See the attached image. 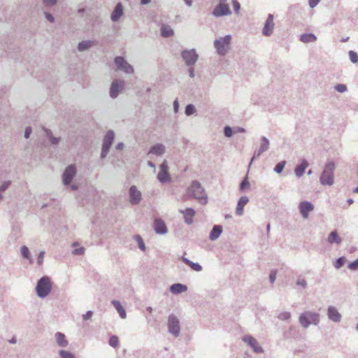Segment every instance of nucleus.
Wrapping results in <instances>:
<instances>
[{
  "mask_svg": "<svg viewBox=\"0 0 358 358\" xmlns=\"http://www.w3.org/2000/svg\"><path fill=\"white\" fill-rule=\"evenodd\" d=\"M187 194L196 199L201 205L208 203V196L201 184L198 180H193L187 189Z\"/></svg>",
  "mask_w": 358,
  "mask_h": 358,
  "instance_id": "f257e3e1",
  "label": "nucleus"
},
{
  "mask_svg": "<svg viewBox=\"0 0 358 358\" xmlns=\"http://www.w3.org/2000/svg\"><path fill=\"white\" fill-rule=\"evenodd\" d=\"M335 163L329 161L326 163L324 168L320 177V182L322 185L331 186L334 183V174L335 171Z\"/></svg>",
  "mask_w": 358,
  "mask_h": 358,
  "instance_id": "f03ea898",
  "label": "nucleus"
},
{
  "mask_svg": "<svg viewBox=\"0 0 358 358\" xmlns=\"http://www.w3.org/2000/svg\"><path fill=\"white\" fill-rule=\"evenodd\" d=\"M52 284L48 276H43L36 283V292L39 298L46 297L52 290Z\"/></svg>",
  "mask_w": 358,
  "mask_h": 358,
  "instance_id": "7ed1b4c3",
  "label": "nucleus"
},
{
  "mask_svg": "<svg viewBox=\"0 0 358 358\" xmlns=\"http://www.w3.org/2000/svg\"><path fill=\"white\" fill-rule=\"evenodd\" d=\"M320 321V314L315 312L305 311L299 317L300 324L305 329H307L311 324L317 325Z\"/></svg>",
  "mask_w": 358,
  "mask_h": 358,
  "instance_id": "20e7f679",
  "label": "nucleus"
},
{
  "mask_svg": "<svg viewBox=\"0 0 358 358\" xmlns=\"http://www.w3.org/2000/svg\"><path fill=\"white\" fill-rule=\"evenodd\" d=\"M231 41V36L230 34L220 37L214 41V47L219 55L224 56L228 52Z\"/></svg>",
  "mask_w": 358,
  "mask_h": 358,
  "instance_id": "39448f33",
  "label": "nucleus"
},
{
  "mask_svg": "<svg viewBox=\"0 0 358 358\" xmlns=\"http://www.w3.org/2000/svg\"><path fill=\"white\" fill-rule=\"evenodd\" d=\"M168 329L169 332L172 334L175 337H178L180 335V322L178 317L173 315L171 314L168 318Z\"/></svg>",
  "mask_w": 358,
  "mask_h": 358,
  "instance_id": "423d86ee",
  "label": "nucleus"
},
{
  "mask_svg": "<svg viewBox=\"0 0 358 358\" xmlns=\"http://www.w3.org/2000/svg\"><path fill=\"white\" fill-rule=\"evenodd\" d=\"M117 69L127 74H132L134 71L133 66L129 64L122 56H117L114 59Z\"/></svg>",
  "mask_w": 358,
  "mask_h": 358,
  "instance_id": "0eeeda50",
  "label": "nucleus"
},
{
  "mask_svg": "<svg viewBox=\"0 0 358 358\" xmlns=\"http://www.w3.org/2000/svg\"><path fill=\"white\" fill-rule=\"evenodd\" d=\"M181 57L187 66H192L198 60L199 55L194 49H191L182 50Z\"/></svg>",
  "mask_w": 358,
  "mask_h": 358,
  "instance_id": "6e6552de",
  "label": "nucleus"
},
{
  "mask_svg": "<svg viewBox=\"0 0 358 358\" xmlns=\"http://www.w3.org/2000/svg\"><path fill=\"white\" fill-rule=\"evenodd\" d=\"M129 201L131 205H138L142 199V194L136 186L131 185L129 189Z\"/></svg>",
  "mask_w": 358,
  "mask_h": 358,
  "instance_id": "1a4fd4ad",
  "label": "nucleus"
},
{
  "mask_svg": "<svg viewBox=\"0 0 358 358\" xmlns=\"http://www.w3.org/2000/svg\"><path fill=\"white\" fill-rule=\"evenodd\" d=\"M231 14V11L227 3H218L213 10L212 15L216 17L227 16Z\"/></svg>",
  "mask_w": 358,
  "mask_h": 358,
  "instance_id": "9d476101",
  "label": "nucleus"
},
{
  "mask_svg": "<svg viewBox=\"0 0 358 358\" xmlns=\"http://www.w3.org/2000/svg\"><path fill=\"white\" fill-rule=\"evenodd\" d=\"M124 86V81L120 79L114 80L110 87V96L112 99H115L120 94V92L123 90Z\"/></svg>",
  "mask_w": 358,
  "mask_h": 358,
  "instance_id": "9b49d317",
  "label": "nucleus"
},
{
  "mask_svg": "<svg viewBox=\"0 0 358 358\" xmlns=\"http://www.w3.org/2000/svg\"><path fill=\"white\" fill-rule=\"evenodd\" d=\"M242 340L243 342L247 343L253 350L255 352L262 353L264 352L262 347L259 345L257 341L252 336H244Z\"/></svg>",
  "mask_w": 358,
  "mask_h": 358,
  "instance_id": "f8f14e48",
  "label": "nucleus"
},
{
  "mask_svg": "<svg viewBox=\"0 0 358 358\" xmlns=\"http://www.w3.org/2000/svg\"><path fill=\"white\" fill-rule=\"evenodd\" d=\"M269 144H270L269 141L266 136H262L261 138L260 147L257 150L255 151L253 157L250 161V164H251L255 159L259 158L263 152H264L268 150Z\"/></svg>",
  "mask_w": 358,
  "mask_h": 358,
  "instance_id": "ddd939ff",
  "label": "nucleus"
},
{
  "mask_svg": "<svg viewBox=\"0 0 358 358\" xmlns=\"http://www.w3.org/2000/svg\"><path fill=\"white\" fill-rule=\"evenodd\" d=\"M274 26L273 15L268 14L262 29V34L264 36H271L273 32Z\"/></svg>",
  "mask_w": 358,
  "mask_h": 358,
  "instance_id": "4468645a",
  "label": "nucleus"
},
{
  "mask_svg": "<svg viewBox=\"0 0 358 358\" xmlns=\"http://www.w3.org/2000/svg\"><path fill=\"white\" fill-rule=\"evenodd\" d=\"M327 315L329 320L338 323L341 321L342 315L338 312L336 307L329 306L327 310Z\"/></svg>",
  "mask_w": 358,
  "mask_h": 358,
  "instance_id": "2eb2a0df",
  "label": "nucleus"
},
{
  "mask_svg": "<svg viewBox=\"0 0 358 358\" xmlns=\"http://www.w3.org/2000/svg\"><path fill=\"white\" fill-rule=\"evenodd\" d=\"M76 175V168L73 165H69L63 173V182L65 185L71 183Z\"/></svg>",
  "mask_w": 358,
  "mask_h": 358,
  "instance_id": "dca6fc26",
  "label": "nucleus"
},
{
  "mask_svg": "<svg viewBox=\"0 0 358 358\" xmlns=\"http://www.w3.org/2000/svg\"><path fill=\"white\" fill-rule=\"evenodd\" d=\"M299 209L301 216L306 219L308 218L309 213L314 209V206L310 201H303L299 203Z\"/></svg>",
  "mask_w": 358,
  "mask_h": 358,
  "instance_id": "f3484780",
  "label": "nucleus"
},
{
  "mask_svg": "<svg viewBox=\"0 0 358 358\" xmlns=\"http://www.w3.org/2000/svg\"><path fill=\"white\" fill-rule=\"evenodd\" d=\"M179 212L183 215L185 222L190 225L193 223V217H194L196 212L192 208H187L185 210H179Z\"/></svg>",
  "mask_w": 358,
  "mask_h": 358,
  "instance_id": "a211bd4d",
  "label": "nucleus"
},
{
  "mask_svg": "<svg viewBox=\"0 0 358 358\" xmlns=\"http://www.w3.org/2000/svg\"><path fill=\"white\" fill-rule=\"evenodd\" d=\"M153 227L155 231L160 235L166 234L168 231L164 221L160 218L156 219L154 221Z\"/></svg>",
  "mask_w": 358,
  "mask_h": 358,
  "instance_id": "6ab92c4d",
  "label": "nucleus"
},
{
  "mask_svg": "<svg viewBox=\"0 0 358 358\" xmlns=\"http://www.w3.org/2000/svg\"><path fill=\"white\" fill-rule=\"evenodd\" d=\"M249 202V199L246 196H241L237 203L236 213L238 216H241L244 213V206Z\"/></svg>",
  "mask_w": 358,
  "mask_h": 358,
  "instance_id": "aec40b11",
  "label": "nucleus"
},
{
  "mask_svg": "<svg viewBox=\"0 0 358 358\" xmlns=\"http://www.w3.org/2000/svg\"><path fill=\"white\" fill-rule=\"evenodd\" d=\"M123 15V6L121 3H117L111 13L110 19L113 22H117Z\"/></svg>",
  "mask_w": 358,
  "mask_h": 358,
  "instance_id": "412c9836",
  "label": "nucleus"
},
{
  "mask_svg": "<svg viewBox=\"0 0 358 358\" xmlns=\"http://www.w3.org/2000/svg\"><path fill=\"white\" fill-rule=\"evenodd\" d=\"M55 338L59 347L65 348L68 346L69 341L66 338V336L64 335V334L58 331L55 334Z\"/></svg>",
  "mask_w": 358,
  "mask_h": 358,
  "instance_id": "4be33fe9",
  "label": "nucleus"
},
{
  "mask_svg": "<svg viewBox=\"0 0 358 358\" xmlns=\"http://www.w3.org/2000/svg\"><path fill=\"white\" fill-rule=\"evenodd\" d=\"M115 137V133L113 130H109L106 132L103 141V147L110 148Z\"/></svg>",
  "mask_w": 358,
  "mask_h": 358,
  "instance_id": "5701e85b",
  "label": "nucleus"
},
{
  "mask_svg": "<svg viewBox=\"0 0 358 358\" xmlns=\"http://www.w3.org/2000/svg\"><path fill=\"white\" fill-rule=\"evenodd\" d=\"M165 146L163 144L157 143L150 148L149 153L156 156H161L165 152Z\"/></svg>",
  "mask_w": 358,
  "mask_h": 358,
  "instance_id": "b1692460",
  "label": "nucleus"
},
{
  "mask_svg": "<svg viewBox=\"0 0 358 358\" xmlns=\"http://www.w3.org/2000/svg\"><path fill=\"white\" fill-rule=\"evenodd\" d=\"M222 232V227L221 225H215L211 229L209 234V239L212 241L217 240Z\"/></svg>",
  "mask_w": 358,
  "mask_h": 358,
  "instance_id": "393cba45",
  "label": "nucleus"
},
{
  "mask_svg": "<svg viewBox=\"0 0 358 358\" xmlns=\"http://www.w3.org/2000/svg\"><path fill=\"white\" fill-rule=\"evenodd\" d=\"M308 166V162H307V160L306 159H303L301 162V164L299 165H298L295 169H294V173H295V175L298 177V178H300L301 177L304 173H305V171H306V169Z\"/></svg>",
  "mask_w": 358,
  "mask_h": 358,
  "instance_id": "a878e982",
  "label": "nucleus"
},
{
  "mask_svg": "<svg viewBox=\"0 0 358 358\" xmlns=\"http://www.w3.org/2000/svg\"><path fill=\"white\" fill-rule=\"evenodd\" d=\"M111 303L119 313L120 317L122 319H125L127 317V313L124 307L122 306L121 303L119 301L113 300L111 301Z\"/></svg>",
  "mask_w": 358,
  "mask_h": 358,
  "instance_id": "bb28decb",
  "label": "nucleus"
},
{
  "mask_svg": "<svg viewBox=\"0 0 358 358\" xmlns=\"http://www.w3.org/2000/svg\"><path fill=\"white\" fill-rule=\"evenodd\" d=\"M181 260L192 270L200 272L202 271V266L199 263H194L185 257H181Z\"/></svg>",
  "mask_w": 358,
  "mask_h": 358,
  "instance_id": "cd10ccee",
  "label": "nucleus"
},
{
  "mask_svg": "<svg viewBox=\"0 0 358 358\" xmlns=\"http://www.w3.org/2000/svg\"><path fill=\"white\" fill-rule=\"evenodd\" d=\"M187 290V287L185 285L180 283H175L170 287V291L173 294H180Z\"/></svg>",
  "mask_w": 358,
  "mask_h": 358,
  "instance_id": "c85d7f7f",
  "label": "nucleus"
},
{
  "mask_svg": "<svg viewBox=\"0 0 358 358\" xmlns=\"http://www.w3.org/2000/svg\"><path fill=\"white\" fill-rule=\"evenodd\" d=\"M327 241L330 244L340 245L342 243V239L338 236L337 231L335 230V231H331L329 234L328 238H327Z\"/></svg>",
  "mask_w": 358,
  "mask_h": 358,
  "instance_id": "c756f323",
  "label": "nucleus"
},
{
  "mask_svg": "<svg viewBox=\"0 0 358 358\" xmlns=\"http://www.w3.org/2000/svg\"><path fill=\"white\" fill-rule=\"evenodd\" d=\"M95 43H96L95 41H91V40L83 41L78 43V50L80 52L85 51V50H88L90 48H92L94 45H95Z\"/></svg>",
  "mask_w": 358,
  "mask_h": 358,
  "instance_id": "7c9ffc66",
  "label": "nucleus"
},
{
  "mask_svg": "<svg viewBox=\"0 0 358 358\" xmlns=\"http://www.w3.org/2000/svg\"><path fill=\"white\" fill-rule=\"evenodd\" d=\"M316 40V36L312 33L303 34L300 35V41L305 43L315 42Z\"/></svg>",
  "mask_w": 358,
  "mask_h": 358,
  "instance_id": "2f4dec72",
  "label": "nucleus"
},
{
  "mask_svg": "<svg viewBox=\"0 0 358 358\" xmlns=\"http://www.w3.org/2000/svg\"><path fill=\"white\" fill-rule=\"evenodd\" d=\"M174 31L173 29L171 27V26L167 24H162L161 27V35L163 37L168 38L171 37L173 35Z\"/></svg>",
  "mask_w": 358,
  "mask_h": 358,
  "instance_id": "473e14b6",
  "label": "nucleus"
},
{
  "mask_svg": "<svg viewBox=\"0 0 358 358\" xmlns=\"http://www.w3.org/2000/svg\"><path fill=\"white\" fill-rule=\"evenodd\" d=\"M20 253L24 259L29 260L30 264L33 263V258L31 257L29 248L26 245H22L20 248Z\"/></svg>",
  "mask_w": 358,
  "mask_h": 358,
  "instance_id": "72a5a7b5",
  "label": "nucleus"
},
{
  "mask_svg": "<svg viewBox=\"0 0 358 358\" xmlns=\"http://www.w3.org/2000/svg\"><path fill=\"white\" fill-rule=\"evenodd\" d=\"M157 179L162 183H164L170 180L169 174L168 171H159L157 175Z\"/></svg>",
  "mask_w": 358,
  "mask_h": 358,
  "instance_id": "f704fd0d",
  "label": "nucleus"
},
{
  "mask_svg": "<svg viewBox=\"0 0 358 358\" xmlns=\"http://www.w3.org/2000/svg\"><path fill=\"white\" fill-rule=\"evenodd\" d=\"M346 262L347 259L345 257H341L336 259V261L333 263V265L335 268L339 269L344 266Z\"/></svg>",
  "mask_w": 358,
  "mask_h": 358,
  "instance_id": "c9c22d12",
  "label": "nucleus"
},
{
  "mask_svg": "<svg viewBox=\"0 0 358 358\" xmlns=\"http://www.w3.org/2000/svg\"><path fill=\"white\" fill-rule=\"evenodd\" d=\"M250 184L248 181V176H246L243 178V180L241 181L240 186H239V189H240V191L244 192L245 189H250Z\"/></svg>",
  "mask_w": 358,
  "mask_h": 358,
  "instance_id": "e433bc0d",
  "label": "nucleus"
},
{
  "mask_svg": "<svg viewBox=\"0 0 358 358\" xmlns=\"http://www.w3.org/2000/svg\"><path fill=\"white\" fill-rule=\"evenodd\" d=\"M46 134L52 145H57L59 142V138L52 136V131L49 129L45 130Z\"/></svg>",
  "mask_w": 358,
  "mask_h": 358,
  "instance_id": "4c0bfd02",
  "label": "nucleus"
},
{
  "mask_svg": "<svg viewBox=\"0 0 358 358\" xmlns=\"http://www.w3.org/2000/svg\"><path fill=\"white\" fill-rule=\"evenodd\" d=\"M285 164H286V161H285V160L278 162L275 165L273 171L276 173H281L282 172L283 169H285Z\"/></svg>",
  "mask_w": 358,
  "mask_h": 358,
  "instance_id": "58836bf2",
  "label": "nucleus"
},
{
  "mask_svg": "<svg viewBox=\"0 0 358 358\" xmlns=\"http://www.w3.org/2000/svg\"><path fill=\"white\" fill-rule=\"evenodd\" d=\"M196 112V108L193 104H187L185 107V113L187 116L193 115Z\"/></svg>",
  "mask_w": 358,
  "mask_h": 358,
  "instance_id": "ea45409f",
  "label": "nucleus"
},
{
  "mask_svg": "<svg viewBox=\"0 0 358 358\" xmlns=\"http://www.w3.org/2000/svg\"><path fill=\"white\" fill-rule=\"evenodd\" d=\"M58 354L61 358H76L73 353L64 350H60Z\"/></svg>",
  "mask_w": 358,
  "mask_h": 358,
  "instance_id": "a19ab883",
  "label": "nucleus"
},
{
  "mask_svg": "<svg viewBox=\"0 0 358 358\" xmlns=\"http://www.w3.org/2000/svg\"><path fill=\"white\" fill-rule=\"evenodd\" d=\"M108 344L113 348L117 347V345H119L118 337L115 335L112 336L109 339Z\"/></svg>",
  "mask_w": 358,
  "mask_h": 358,
  "instance_id": "79ce46f5",
  "label": "nucleus"
},
{
  "mask_svg": "<svg viewBox=\"0 0 358 358\" xmlns=\"http://www.w3.org/2000/svg\"><path fill=\"white\" fill-rule=\"evenodd\" d=\"M349 57H350V61L352 63L356 64L358 62V55L356 52H355L353 50H350L349 52Z\"/></svg>",
  "mask_w": 358,
  "mask_h": 358,
  "instance_id": "37998d69",
  "label": "nucleus"
},
{
  "mask_svg": "<svg viewBox=\"0 0 358 358\" xmlns=\"http://www.w3.org/2000/svg\"><path fill=\"white\" fill-rule=\"evenodd\" d=\"M136 240L138 242V247L139 248L142 250V251H145V243L143 242V238H141V236L139 235H136Z\"/></svg>",
  "mask_w": 358,
  "mask_h": 358,
  "instance_id": "c03bdc74",
  "label": "nucleus"
},
{
  "mask_svg": "<svg viewBox=\"0 0 358 358\" xmlns=\"http://www.w3.org/2000/svg\"><path fill=\"white\" fill-rule=\"evenodd\" d=\"M291 313L289 312H283L279 314L278 318L280 320H287L290 318Z\"/></svg>",
  "mask_w": 358,
  "mask_h": 358,
  "instance_id": "a18cd8bd",
  "label": "nucleus"
},
{
  "mask_svg": "<svg viewBox=\"0 0 358 358\" xmlns=\"http://www.w3.org/2000/svg\"><path fill=\"white\" fill-rule=\"evenodd\" d=\"M223 131H224V136L228 138L231 137L233 134V130H232L231 127L229 126H225L224 127Z\"/></svg>",
  "mask_w": 358,
  "mask_h": 358,
  "instance_id": "49530a36",
  "label": "nucleus"
},
{
  "mask_svg": "<svg viewBox=\"0 0 358 358\" xmlns=\"http://www.w3.org/2000/svg\"><path fill=\"white\" fill-rule=\"evenodd\" d=\"M296 285L301 286L302 288L306 289L307 287V282L303 278H299L296 280Z\"/></svg>",
  "mask_w": 358,
  "mask_h": 358,
  "instance_id": "de8ad7c7",
  "label": "nucleus"
},
{
  "mask_svg": "<svg viewBox=\"0 0 358 358\" xmlns=\"http://www.w3.org/2000/svg\"><path fill=\"white\" fill-rule=\"evenodd\" d=\"M11 181L10 180H6L4 181L1 185H0V192H3L6 191L8 187L10 185Z\"/></svg>",
  "mask_w": 358,
  "mask_h": 358,
  "instance_id": "09e8293b",
  "label": "nucleus"
},
{
  "mask_svg": "<svg viewBox=\"0 0 358 358\" xmlns=\"http://www.w3.org/2000/svg\"><path fill=\"white\" fill-rule=\"evenodd\" d=\"M335 90L341 93H343L347 91V87L344 84H338L335 86Z\"/></svg>",
  "mask_w": 358,
  "mask_h": 358,
  "instance_id": "8fccbe9b",
  "label": "nucleus"
},
{
  "mask_svg": "<svg viewBox=\"0 0 358 358\" xmlns=\"http://www.w3.org/2000/svg\"><path fill=\"white\" fill-rule=\"evenodd\" d=\"M348 267L350 270H353V271L358 269V258L357 259H355V261H353L352 262H350L348 264Z\"/></svg>",
  "mask_w": 358,
  "mask_h": 358,
  "instance_id": "3c124183",
  "label": "nucleus"
},
{
  "mask_svg": "<svg viewBox=\"0 0 358 358\" xmlns=\"http://www.w3.org/2000/svg\"><path fill=\"white\" fill-rule=\"evenodd\" d=\"M85 248L83 247H80L78 248H76L72 251V254L74 255H82L84 254Z\"/></svg>",
  "mask_w": 358,
  "mask_h": 358,
  "instance_id": "603ef678",
  "label": "nucleus"
},
{
  "mask_svg": "<svg viewBox=\"0 0 358 358\" xmlns=\"http://www.w3.org/2000/svg\"><path fill=\"white\" fill-rule=\"evenodd\" d=\"M44 255H45V252L44 251H41L38 255V258H37V264L38 266H41L43 264V258H44Z\"/></svg>",
  "mask_w": 358,
  "mask_h": 358,
  "instance_id": "864d4df0",
  "label": "nucleus"
},
{
  "mask_svg": "<svg viewBox=\"0 0 358 358\" xmlns=\"http://www.w3.org/2000/svg\"><path fill=\"white\" fill-rule=\"evenodd\" d=\"M232 6L236 13H238L241 9V5L237 0H232Z\"/></svg>",
  "mask_w": 358,
  "mask_h": 358,
  "instance_id": "5fc2aeb1",
  "label": "nucleus"
},
{
  "mask_svg": "<svg viewBox=\"0 0 358 358\" xmlns=\"http://www.w3.org/2000/svg\"><path fill=\"white\" fill-rule=\"evenodd\" d=\"M42 1L45 6H49V7H52V6H55L57 2V0H42Z\"/></svg>",
  "mask_w": 358,
  "mask_h": 358,
  "instance_id": "6e6d98bb",
  "label": "nucleus"
},
{
  "mask_svg": "<svg viewBox=\"0 0 358 358\" xmlns=\"http://www.w3.org/2000/svg\"><path fill=\"white\" fill-rule=\"evenodd\" d=\"M276 270H272L269 274V280L271 283H273L276 279Z\"/></svg>",
  "mask_w": 358,
  "mask_h": 358,
  "instance_id": "4d7b16f0",
  "label": "nucleus"
},
{
  "mask_svg": "<svg viewBox=\"0 0 358 358\" xmlns=\"http://www.w3.org/2000/svg\"><path fill=\"white\" fill-rule=\"evenodd\" d=\"M109 150H110V148L102 146L101 153V157L102 159H103V158H105L106 157V155L108 153Z\"/></svg>",
  "mask_w": 358,
  "mask_h": 358,
  "instance_id": "13d9d810",
  "label": "nucleus"
},
{
  "mask_svg": "<svg viewBox=\"0 0 358 358\" xmlns=\"http://www.w3.org/2000/svg\"><path fill=\"white\" fill-rule=\"evenodd\" d=\"M320 0H308L309 6L311 8H313L320 3Z\"/></svg>",
  "mask_w": 358,
  "mask_h": 358,
  "instance_id": "bf43d9fd",
  "label": "nucleus"
},
{
  "mask_svg": "<svg viewBox=\"0 0 358 358\" xmlns=\"http://www.w3.org/2000/svg\"><path fill=\"white\" fill-rule=\"evenodd\" d=\"M93 315V312L92 310H88L85 314L83 315V317L84 320H87L92 317Z\"/></svg>",
  "mask_w": 358,
  "mask_h": 358,
  "instance_id": "052dcab7",
  "label": "nucleus"
},
{
  "mask_svg": "<svg viewBox=\"0 0 358 358\" xmlns=\"http://www.w3.org/2000/svg\"><path fill=\"white\" fill-rule=\"evenodd\" d=\"M45 14V18L50 22H54L55 21V18L54 17L52 16V14H50V13H48V12H45L44 13Z\"/></svg>",
  "mask_w": 358,
  "mask_h": 358,
  "instance_id": "680f3d73",
  "label": "nucleus"
},
{
  "mask_svg": "<svg viewBox=\"0 0 358 358\" xmlns=\"http://www.w3.org/2000/svg\"><path fill=\"white\" fill-rule=\"evenodd\" d=\"M31 131H32V129L30 127H27L24 131V137L26 138H29L31 134Z\"/></svg>",
  "mask_w": 358,
  "mask_h": 358,
  "instance_id": "e2e57ef3",
  "label": "nucleus"
},
{
  "mask_svg": "<svg viewBox=\"0 0 358 358\" xmlns=\"http://www.w3.org/2000/svg\"><path fill=\"white\" fill-rule=\"evenodd\" d=\"M160 171H168V165L166 161L160 165Z\"/></svg>",
  "mask_w": 358,
  "mask_h": 358,
  "instance_id": "0e129e2a",
  "label": "nucleus"
},
{
  "mask_svg": "<svg viewBox=\"0 0 358 358\" xmlns=\"http://www.w3.org/2000/svg\"><path fill=\"white\" fill-rule=\"evenodd\" d=\"M178 110H179V102H178V99H176L173 101V110L175 113H178Z\"/></svg>",
  "mask_w": 358,
  "mask_h": 358,
  "instance_id": "69168bd1",
  "label": "nucleus"
},
{
  "mask_svg": "<svg viewBox=\"0 0 358 358\" xmlns=\"http://www.w3.org/2000/svg\"><path fill=\"white\" fill-rule=\"evenodd\" d=\"M234 132L237 133H245V129L243 127H236L234 128Z\"/></svg>",
  "mask_w": 358,
  "mask_h": 358,
  "instance_id": "338daca9",
  "label": "nucleus"
},
{
  "mask_svg": "<svg viewBox=\"0 0 358 358\" xmlns=\"http://www.w3.org/2000/svg\"><path fill=\"white\" fill-rule=\"evenodd\" d=\"M188 72H189V76L190 78L194 77V70L192 66H189V68L188 69Z\"/></svg>",
  "mask_w": 358,
  "mask_h": 358,
  "instance_id": "774afa93",
  "label": "nucleus"
}]
</instances>
